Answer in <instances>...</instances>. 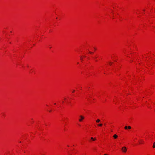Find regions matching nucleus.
<instances>
[{"instance_id":"f257e3e1","label":"nucleus","mask_w":155,"mask_h":155,"mask_svg":"<svg viewBox=\"0 0 155 155\" xmlns=\"http://www.w3.org/2000/svg\"><path fill=\"white\" fill-rule=\"evenodd\" d=\"M121 150L124 153H126L127 151V148L125 147H123L121 149Z\"/></svg>"},{"instance_id":"f03ea898","label":"nucleus","mask_w":155,"mask_h":155,"mask_svg":"<svg viewBox=\"0 0 155 155\" xmlns=\"http://www.w3.org/2000/svg\"><path fill=\"white\" fill-rule=\"evenodd\" d=\"M80 117L81 118L79 119V121L81 122L82 121V120L84 119V117L82 115H80Z\"/></svg>"},{"instance_id":"7ed1b4c3","label":"nucleus","mask_w":155,"mask_h":155,"mask_svg":"<svg viewBox=\"0 0 155 155\" xmlns=\"http://www.w3.org/2000/svg\"><path fill=\"white\" fill-rule=\"evenodd\" d=\"M117 137H118V136L116 134H114V135H113V137H114V139H116L117 138Z\"/></svg>"},{"instance_id":"20e7f679","label":"nucleus","mask_w":155,"mask_h":155,"mask_svg":"<svg viewBox=\"0 0 155 155\" xmlns=\"http://www.w3.org/2000/svg\"><path fill=\"white\" fill-rule=\"evenodd\" d=\"M101 121L100 120V119H98L96 120V122L97 123H99Z\"/></svg>"},{"instance_id":"39448f33","label":"nucleus","mask_w":155,"mask_h":155,"mask_svg":"<svg viewBox=\"0 0 155 155\" xmlns=\"http://www.w3.org/2000/svg\"><path fill=\"white\" fill-rule=\"evenodd\" d=\"M91 139L93 141H94L96 140V139L95 138H93L92 137L91 138Z\"/></svg>"},{"instance_id":"423d86ee","label":"nucleus","mask_w":155,"mask_h":155,"mask_svg":"<svg viewBox=\"0 0 155 155\" xmlns=\"http://www.w3.org/2000/svg\"><path fill=\"white\" fill-rule=\"evenodd\" d=\"M98 126L101 127L102 126V124H98Z\"/></svg>"},{"instance_id":"0eeeda50","label":"nucleus","mask_w":155,"mask_h":155,"mask_svg":"<svg viewBox=\"0 0 155 155\" xmlns=\"http://www.w3.org/2000/svg\"><path fill=\"white\" fill-rule=\"evenodd\" d=\"M153 148H155V142H154V143H153Z\"/></svg>"},{"instance_id":"6e6552de","label":"nucleus","mask_w":155,"mask_h":155,"mask_svg":"<svg viewBox=\"0 0 155 155\" xmlns=\"http://www.w3.org/2000/svg\"><path fill=\"white\" fill-rule=\"evenodd\" d=\"M128 128V127L127 126H126L124 127V129H125V130H127Z\"/></svg>"},{"instance_id":"1a4fd4ad","label":"nucleus","mask_w":155,"mask_h":155,"mask_svg":"<svg viewBox=\"0 0 155 155\" xmlns=\"http://www.w3.org/2000/svg\"><path fill=\"white\" fill-rule=\"evenodd\" d=\"M128 128L129 129H130L131 128V127L130 126H128Z\"/></svg>"},{"instance_id":"9d476101","label":"nucleus","mask_w":155,"mask_h":155,"mask_svg":"<svg viewBox=\"0 0 155 155\" xmlns=\"http://www.w3.org/2000/svg\"><path fill=\"white\" fill-rule=\"evenodd\" d=\"M89 53L91 54H92L93 53V52H92L91 51H89Z\"/></svg>"},{"instance_id":"9b49d317","label":"nucleus","mask_w":155,"mask_h":155,"mask_svg":"<svg viewBox=\"0 0 155 155\" xmlns=\"http://www.w3.org/2000/svg\"><path fill=\"white\" fill-rule=\"evenodd\" d=\"M109 64H110V65H111V64H112V63L110 62H109Z\"/></svg>"},{"instance_id":"f8f14e48","label":"nucleus","mask_w":155,"mask_h":155,"mask_svg":"<svg viewBox=\"0 0 155 155\" xmlns=\"http://www.w3.org/2000/svg\"><path fill=\"white\" fill-rule=\"evenodd\" d=\"M75 91L74 90H73V91L72 92L73 93H74V92Z\"/></svg>"},{"instance_id":"ddd939ff","label":"nucleus","mask_w":155,"mask_h":155,"mask_svg":"<svg viewBox=\"0 0 155 155\" xmlns=\"http://www.w3.org/2000/svg\"><path fill=\"white\" fill-rule=\"evenodd\" d=\"M81 61H82V58H81Z\"/></svg>"},{"instance_id":"4468645a","label":"nucleus","mask_w":155,"mask_h":155,"mask_svg":"<svg viewBox=\"0 0 155 155\" xmlns=\"http://www.w3.org/2000/svg\"><path fill=\"white\" fill-rule=\"evenodd\" d=\"M94 48V49L95 50H96V48Z\"/></svg>"},{"instance_id":"2eb2a0df","label":"nucleus","mask_w":155,"mask_h":155,"mask_svg":"<svg viewBox=\"0 0 155 155\" xmlns=\"http://www.w3.org/2000/svg\"><path fill=\"white\" fill-rule=\"evenodd\" d=\"M104 155H107V154H104Z\"/></svg>"},{"instance_id":"dca6fc26","label":"nucleus","mask_w":155,"mask_h":155,"mask_svg":"<svg viewBox=\"0 0 155 155\" xmlns=\"http://www.w3.org/2000/svg\"><path fill=\"white\" fill-rule=\"evenodd\" d=\"M51 110H50V111H49V112H51Z\"/></svg>"}]
</instances>
